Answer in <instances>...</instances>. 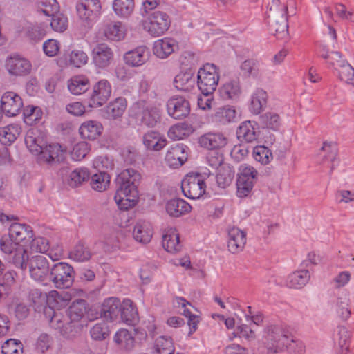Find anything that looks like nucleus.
Instances as JSON below:
<instances>
[{
    "instance_id": "nucleus-1",
    "label": "nucleus",
    "mask_w": 354,
    "mask_h": 354,
    "mask_svg": "<svg viewBox=\"0 0 354 354\" xmlns=\"http://www.w3.org/2000/svg\"><path fill=\"white\" fill-rule=\"evenodd\" d=\"M141 178L140 173L133 169L123 170L117 178L118 188L115 201L121 209H128L133 206L138 198L137 185Z\"/></svg>"
},
{
    "instance_id": "nucleus-2",
    "label": "nucleus",
    "mask_w": 354,
    "mask_h": 354,
    "mask_svg": "<svg viewBox=\"0 0 354 354\" xmlns=\"http://www.w3.org/2000/svg\"><path fill=\"white\" fill-rule=\"evenodd\" d=\"M287 6L279 0H272L268 3L266 12L268 30L277 39H283L288 37Z\"/></svg>"
},
{
    "instance_id": "nucleus-3",
    "label": "nucleus",
    "mask_w": 354,
    "mask_h": 354,
    "mask_svg": "<svg viewBox=\"0 0 354 354\" xmlns=\"http://www.w3.org/2000/svg\"><path fill=\"white\" fill-rule=\"evenodd\" d=\"M290 332L280 325H270L263 331L262 344L267 354H277L286 351Z\"/></svg>"
},
{
    "instance_id": "nucleus-4",
    "label": "nucleus",
    "mask_w": 354,
    "mask_h": 354,
    "mask_svg": "<svg viewBox=\"0 0 354 354\" xmlns=\"http://www.w3.org/2000/svg\"><path fill=\"white\" fill-rule=\"evenodd\" d=\"M219 77L218 70L214 64L207 63L199 68L196 79L198 89L203 95L213 94L218 86Z\"/></svg>"
},
{
    "instance_id": "nucleus-5",
    "label": "nucleus",
    "mask_w": 354,
    "mask_h": 354,
    "mask_svg": "<svg viewBox=\"0 0 354 354\" xmlns=\"http://www.w3.org/2000/svg\"><path fill=\"white\" fill-rule=\"evenodd\" d=\"M142 24L143 29L151 36L160 37L169 30L171 19L166 12L155 10L151 12Z\"/></svg>"
},
{
    "instance_id": "nucleus-6",
    "label": "nucleus",
    "mask_w": 354,
    "mask_h": 354,
    "mask_svg": "<svg viewBox=\"0 0 354 354\" xmlns=\"http://www.w3.org/2000/svg\"><path fill=\"white\" fill-rule=\"evenodd\" d=\"M44 315L48 321L50 326L66 337H70L75 332V326L70 321L68 316L64 315L59 311H55L53 307L48 306L44 308Z\"/></svg>"
},
{
    "instance_id": "nucleus-7",
    "label": "nucleus",
    "mask_w": 354,
    "mask_h": 354,
    "mask_svg": "<svg viewBox=\"0 0 354 354\" xmlns=\"http://www.w3.org/2000/svg\"><path fill=\"white\" fill-rule=\"evenodd\" d=\"M131 113L138 124L148 127H155L160 120V111L154 106L146 105L144 102L133 104Z\"/></svg>"
},
{
    "instance_id": "nucleus-8",
    "label": "nucleus",
    "mask_w": 354,
    "mask_h": 354,
    "mask_svg": "<svg viewBox=\"0 0 354 354\" xmlns=\"http://www.w3.org/2000/svg\"><path fill=\"white\" fill-rule=\"evenodd\" d=\"M73 274L72 266L64 262H59L50 268L49 278L57 288H68L73 284Z\"/></svg>"
},
{
    "instance_id": "nucleus-9",
    "label": "nucleus",
    "mask_w": 354,
    "mask_h": 354,
    "mask_svg": "<svg viewBox=\"0 0 354 354\" xmlns=\"http://www.w3.org/2000/svg\"><path fill=\"white\" fill-rule=\"evenodd\" d=\"M258 171L250 165L243 164L239 168L236 180V194L240 198L247 196L252 190Z\"/></svg>"
},
{
    "instance_id": "nucleus-10",
    "label": "nucleus",
    "mask_w": 354,
    "mask_h": 354,
    "mask_svg": "<svg viewBox=\"0 0 354 354\" xmlns=\"http://www.w3.org/2000/svg\"><path fill=\"white\" fill-rule=\"evenodd\" d=\"M101 9L100 0H79L76 4L78 17L87 27H90L100 16Z\"/></svg>"
},
{
    "instance_id": "nucleus-11",
    "label": "nucleus",
    "mask_w": 354,
    "mask_h": 354,
    "mask_svg": "<svg viewBox=\"0 0 354 354\" xmlns=\"http://www.w3.org/2000/svg\"><path fill=\"white\" fill-rule=\"evenodd\" d=\"M28 299L35 310H40L45 307L51 306L53 303L66 300L63 295L56 290H51L48 293L43 292L39 289H32L29 292Z\"/></svg>"
},
{
    "instance_id": "nucleus-12",
    "label": "nucleus",
    "mask_w": 354,
    "mask_h": 354,
    "mask_svg": "<svg viewBox=\"0 0 354 354\" xmlns=\"http://www.w3.org/2000/svg\"><path fill=\"white\" fill-rule=\"evenodd\" d=\"M181 188L186 197L198 199L205 193L206 185L201 174H191L182 180Z\"/></svg>"
},
{
    "instance_id": "nucleus-13",
    "label": "nucleus",
    "mask_w": 354,
    "mask_h": 354,
    "mask_svg": "<svg viewBox=\"0 0 354 354\" xmlns=\"http://www.w3.org/2000/svg\"><path fill=\"white\" fill-rule=\"evenodd\" d=\"M32 67L29 59L17 53L11 54L5 61V68L11 76H26L31 73Z\"/></svg>"
},
{
    "instance_id": "nucleus-14",
    "label": "nucleus",
    "mask_w": 354,
    "mask_h": 354,
    "mask_svg": "<svg viewBox=\"0 0 354 354\" xmlns=\"http://www.w3.org/2000/svg\"><path fill=\"white\" fill-rule=\"evenodd\" d=\"M337 153V148L335 143L324 142L315 156V162L329 167L331 174L339 164Z\"/></svg>"
},
{
    "instance_id": "nucleus-15",
    "label": "nucleus",
    "mask_w": 354,
    "mask_h": 354,
    "mask_svg": "<svg viewBox=\"0 0 354 354\" xmlns=\"http://www.w3.org/2000/svg\"><path fill=\"white\" fill-rule=\"evenodd\" d=\"M167 111L169 115L174 119L181 120L189 114L190 104L183 97L175 96L167 101Z\"/></svg>"
},
{
    "instance_id": "nucleus-16",
    "label": "nucleus",
    "mask_w": 354,
    "mask_h": 354,
    "mask_svg": "<svg viewBox=\"0 0 354 354\" xmlns=\"http://www.w3.org/2000/svg\"><path fill=\"white\" fill-rule=\"evenodd\" d=\"M111 94V86L106 80H101L95 84L89 100L91 107H99L104 104Z\"/></svg>"
},
{
    "instance_id": "nucleus-17",
    "label": "nucleus",
    "mask_w": 354,
    "mask_h": 354,
    "mask_svg": "<svg viewBox=\"0 0 354 354\" xmlns=\"http://www.w3.org/2000/svg\"><path fill=\"white\" fill-rule=\"evenodd\" d=\"M113 56L112 49L105 43L97 44L91 52L93 63L99 68L108 67L113 61Z\"/></svg>"
},
{
    "instance_id": "nucleus-18",
    "label": "nucleus",
    "mask_w": 354,
    "mask_h": 354,
    "mask_svg": "<svg viewBox=\"0 0 354 354\" xmlns=\"http://www.w3.org/2000/svg\"><path fill=\"white\" fill-rule=\"evenodd\" d=\"M1 109L6 115H17L23 107L21 97L14 92H6L1 99Z\"/></svg>"
},
{
    "instance_id": "nucleus-19",
    "label": "nucleus",
    "mask_w": 354,
    "mask_h": 354,
    "mask_svg": "<svg viewBox=\"0 0 354 354\" xmlns=\"http://www.w3.org/2000/svg\"><path fill=\"white\" fill-rule=\"evenodd\" d=\"M49 263L47 259L42 255L33 257L30 261L29 272L31 277L38 281H44L50 277Z\"/></svg>"
},
{
    "instance_id": "nucleus-20",
    "label": "nucleus",
    "mask_w": 354,
    "mask_h": 354,
    "mask_svg": "<svg viewBox=\"0 0 354 354\" xmlns=\"http://www.w3.org/2000/svg\"><path fill=\"white\" fill-rule=\"evenodd\" d=\"M66 151L58 143L44 145L39 153V159L50 165L60 162L65 158Z\"/></svg>"
},
{
    "instance_id": "nucleus-21",
    "label": "nucleus",
    "mask_w": 354,
    "mask_h": 354,
    "mask_svg": "<svg viewBox=\"0 0 354 354\" xmlns=\"http://www.w3.org/2000/svg\"><path fill=\"white\" fill-rule=\"evenodd\" d=\"M187 147L183 144L171 145L167 150L165 161L170 167L176 168L183 165L187 160Z\"/></svg>"
},
{
    "instance_id": "nucleus-22",
    "label": "nucleus",
    "mask_w": 354,
    "mask_h": 354,
    "mask_svg": "<svg viewBox=\"0 0 354 354\" xmlns=\"http://www.w3.org/2000/svg\"><path fill=\"white\" fill-rule=\"evenodd\" d=\"M25 143L30 152L38 155L46 145L44 133L37 128H30L26 133Z\"/></svg>"
},
{
    "instance_id": "nucleus-23",
    "label": "nucleus",
    "mask_w": 354,
    "mask_h": 354,
    "mask_svg": "<svg viewBox=\"0 0 354 354\" xmlns=\"http://www.w3.org/2000/svg\"><path fill=\"white\" fill-rule=\"evenodd\" d=\"M178 48V42L170 37L156 41L153 46V54L160 59H166Z\"/></svg>"
},
{
    "instance_id": "nucleus-24",
    "label": "nucleus",
    "mask_w": 354,
    "mask_h": 354,
    "mask_svg": "<svg viewBox=\"0 0 354 354\" xmlns=\"http://www.w3.org/2000/svg\"><path fill=\"white\" fill-rule=\"evenodd\" d=\"M246 243V233L238 227L228 231L227 249L232 254L241 252Z\"/></svg>"
},
{
    "instance_id": "nucleus-25",
    "label": "nucleus",
    "mask_w": 354,
    "mask_h": 354,
    "mask_svg": "<svg viewBox=\"0 0 354 354\" xmlns=\"http://www.w3.org/2000/svg\"><path fill=\"white\" fill-rule=\"evenodd\" d=\"M149 55L148 48L145 46H141L126 53L124 59L127 65L138 67L147 62Z\"/></svg>"
},
{
    "instance_id": "nucleus-26",
    "label": "nucleus",
    "mask_w": 354,
    "mask_h": 354,
    "mask_svg": "<svg viewBox=\"0 0 354 354\" xmlns=\"http://www.w3.org/2000/svg\"><path fill=\"white\" fill-rule=\"evenodd\" d=\"M122 303L117 297L106 299L101 308L100 315L106 321H113L119 315Z\"/></svg>"
},
{
    "instance_id": "nucleus-27",
    "label": "nucleus",
    "mask_w": 354,
    "mask_h": 354,
    "mask_svg": "<svg viewBox=\"0 0 354 354\" xmlns=\"http://www.w3.org/2000/svg\"><path fill=\"white\" fill-rule=\"evenodd\" d=\"M199 143L202 147L213 151L225 147L227 138L221 133H207L200 137Z\"/></svg>"
},
{
    "instance_id": "nucleus-28",
    "label": "nucleus",
    "mask_w": 354,
    "mask_h": 354,
    "mask_svg": "<svg viewBox=\"0 0 354 354\" xmlns=\"http://www.w3.org/2000/svg\"><path fill=\"white\" fill-rule=\"evenodd\" d=\"M239 115L234 106H225L217 109L212 116V121L221 124L236 122Z\"/></svg>"
},
{
    "instance_id": "nucleus-29",
    "label": "nucleus",
    "mask_w": 354,
    "mask_h": 354,
    "mask_svg": "<svg viewBox=\"0 0 354 354\" xmlns=\"http://www.w3.org/2000/svg\"><path fill=\"white\" fill-rule=\"evenodd\" d=\"M310 280L308 269H300L290 273L286 279L285 285L290 288L301 289L305 286Z\"/></svg>"
},
{
    "instance_id": "nucleus-30",
    "label": "nucleus",
    "mask_w": 354,
    "mask_h": 354,
    "mask_svg": "<svg viewBox=\"0 0 354 354\" xmlns=\"http://www.w3.org/2000/svg\"><path fill=\"white\" fill-rule=\"evenodd\" d=\"M133 236L138 242L146 244L150 242L153 236L151 224L146 221H139L134 226Z\"/></svg>"
},
{
    "instance_id": "nucleus-31",
    "label": "nucleus",
    "mask_w": 354,
    "mask_h": 354,
    "mask_svg": "<svg viewBox=\"0 0 354 354\" xmlns=\"http://www.w3.org/2000/svg\"><path fill=\"white\" fill-rule=\"evenodd\" d=\"M102 130L103 127L100 122L88 120L81 124L79 132L82 138L93 140L101 135Z\"/></svg>"
},
{
    "instance_id": "nucleus-32",
    "label": "nucleus",
    "mask_w": 354,
    "mask_h": 354,
    "mask_svg": "<svg viewBox=\"0 0 354 354\" xmlns=\"http://www.w3.org/2000/svg\"><path fill=\"white\" fill-rule=\"evenodd\" d=\"M268 93L262 88H257L251 95L250 111L252 113L258 115L266 108L268 100Z\"/></svg>"
},
{
    "instance_id": "nucleus-33",
    "label": "nucleus",
    "mask_w": 354,
    "mask_h": 354,
    "mask_svg": "<svg viewBox=\"0 0 354 354\" xmlns=\"http://www.w3.org/2000/svg\"><path fill=\"white\" fill-rule=\"evenodd\" d=\"M333 54L339 58L337 60L336 69L338 71L340 80L348 84H353L354 68L346 60L342 59V55L339 52H335Z\"/></svg>"
},
{
    "instance_id": "nucleus-34",
    "label": "nucleus",
    "mask_w": 354,
    "mask_h": 354,
    "mask_svg": "<svg viewBox=\"0 0 354 354\" xmlns=\"http://www.w3.org/2000/svg\"><path fill=\"white\" fill-rule=\"evenodd\" d=\"M119 315L122 321L129 325H135L138 321V310L130 299H124Z\"/></svg>"
},
{
    "instance_id": "nucleus-35",
    "label": "nucleus",
    "mask_w": 354,
    "mask_h": 354,
    "mask_svg": "<svg viewBox=\"0 0 354 354\" xmlns=\"http://www.w3.org/2000/svg\"><path fill=\"white\" fill-rule=\"evenodd\" d=\"M190 205L183 199L174 198L166 204V211L170 216L179 217L191 210Z\"/></svg>"
},
{
    "instance_id": "nucleus-36",
    "label": "nucleus",
    "mask_w": 354,
    "mask_h": 354,
    "mask_svg": "<svg viewBox=\"0 0 354 354\" xmlns=\"http://www.w3.org/2000/svg\"><path fill=\"white\" fill-rule=\"evenodd\" d=\"M219 93L223 100H237L241 93L239 80H232L225 83L219 89Z\"/></svg>"
},
{
    "instance_id": "nucleus-37",
    "label": "nucleus",
    "mask_w": 354,
    "mask_h": 354,
    "mask_svg": "<svg viewBox=\"0 0 354 354\" xmlns=\"http://www.w3.org/2000/svg\"><path fill=\"white\" fill-rule=\"evenodd\" d=\"M162 246L169 252L176 253L180 250L179 234L174 228L167 230L162 237Z\"/></svg>"
},
{
    "instance_id": "nucleus-38",
    "label": "nucleus",
    "mask_w": 354,
    "mask_h": 354,
    "mask_svg": "<svg viewBox=\"0 0 354 354\" xmlns=\"http://www.w3.org/2000/svg\"><path fill=\"white\" fill-rule=\"evenodd\" d=\"M196 77L190 71L178 74L174 80V86L180 91L189 92L195 88Z\"/></svg>"
},
{
    "instance_id": "nucleus-39",
    "label": "nucleus",
    "mask_w": 354,
    "mask_h": 354,
    "mask_svg": "<svg viewBox=\"0 0 354 354\" xmlns=\"http://www.w3.org/2000/svg\"><path fill=\"white\" fill-rule=\"evenodd\" d=\"M257 124L251 121H245L239 127L236 134L237 138L241 142H252L257 140Z\"/></svg>"
},
{
    "instance_id": "nucleus-40",
    "label": "nucleus",
    "mask_w": 354,
    "mask_h": 354,
    "mask_svg": "<svg viewBox=\"0 0 354 354\" xmlns=\"http://www.w3.org/2000/svg\"><path fill=\"white\" fill-rule=\"evenodd\" d=\"M21 133V127L18 124H11L0 128V142L3 145L13 143Z\"/></svg>"
},
{
    "instance_id": "nucleus-41",
    "label": "nucleus",
    "mask_w": 354,
    "mask_h": 354,
    "mask_svg": "<svg viewBox=\"0 0 354 354\" xmlns=\"http://www.w3.org/2000/svg\"><path fill=\"white\" fill-rule=\"evenodd\" d=\"M166 139L157 131H148L143 136V144L148 149L160 151L166 145Z\"/></svg>"
},
{
    "instance_id": "nucleus-42",
    "label": "nucleus",
    "mask_w": 354,
    "mask_h": 354,
    "mask_svg": "<svg viewBox=\"0 0 354 354\" xmlns=\"http://www.w3.org/2000/svg\"><path fill=\"white\" fill-rule=\"evenodd\" d=\"M134 0H113L112 8L114 13L121 19H128L133 12Z\"/></svg>"
},
{
    "instance_id": "nucleus-43",
    "label": "nucleus",
    "mask_w": 354,
    "mask_h": 354,
    "mask_svg": "<svg viewBox=\"0 0 354 354\" xmlns=\"http://www.w3.org/2000/svg\"><path fill=\"white\" fill-rule=\"evenodd\" d=\"M87 310V304L84 299H77L73 302L68 310L67 314L70 321L73 324H75V328H77V323L80 321L86 314Z\"/></svg>"
},
{
    "instance_id": "nucleus-44",
    "label": "nucleus",
    "mask_w": 354,
    "mask_h": 354,
    "mask_svg": "<svg viewBox=\"0 0 354 354\" xmlns=\"http://www.w3.org/2000/svg\"><path fill=\"white\" fill-rule=\"evenodd\" d=\"M90 176L91 174L87 168H77L69 174L67 184L71 187H77L87 181Z\"/></svg>"
},
{
    "instance_id": "nucleus-45",
    "label": "nucleus",
    "mask_w": 354,
    "mask_h": 354,
    "mask_svg": "<svg viewBox=\"0 0 354 354\" xmlns=\"http://www.w3.org/2000/svg\"><path fill=\"white\" fill-rule=\"evenodd\" d=\"M176 302L178 306H181L184 308L183 315L188 318L187 324L190 328L189 335H191L195 332L198 328V324L199 323V317L193 315L189 308H187V305L192 306L191 304L185 299L183 297H176Z\"/></svg>"
},
{
    "instance_id": "nucleus-46",
    "label": "nucleus",
    "mask_w": 354,
    "mask_h": 354,
    "mask_svg": "<svg viewBox=\"0 0 354 354\" xmlns=\"http://www.w3.org/2000/svg\"><path fill=\"white\" fill-rule=\"evenodd\" d=\"M105 37L113 41H120L125 36L124 28L122 22L115 21L107 24L104 29Z\"/></svg>"
},
{
    "instance_id": "nucleus-47",
    "label": "nucleus",
    "mask_w": 354,
    "mask_h": 354,
    "mask_svg": "<svg viewBox=\"0 0 354 354\" xmlns=\"http://www.w3.org/2000/svg\"><path fill=\"white\" fill-rule=\"evenodd\" d=\"M89 88V80L87 77L78 75L73 77L68 83V88L74 95H80Z\"/></svg>"
},
{
    "instance_id": "nucleus-48",
    "label": "nucleus",
    "mask_w": 354,
    "mask_h": 354,
    "mask_svg": "<svg viewBox=\"0 0 354 354\" xmlns=\"http://www.w3.org/2000/svg\"><path fill=\"white\" fill-rule=\"evenodd\" d=\"M110 176L105 171H101L91 176L90 185L93 189L97 192H104L109 186Z\"/></svg>"
},
{
    "instance_id": "nucleus-49",
    "label": "nucleus",
    "mask_w": 354,
    "mask_h": 354,
    "mask_svg": "<svg viewBox=\"0 0 354 354\" xmlns=\"http://www.w3.org/2000/svg\"><path fill=\"white\" fill-rule=\"evenodd\" d=\"M127 108V101L123 97H118L109 103L106 108V112L109 118H120Z\"/></svg>"
},
{
    "instance_id": "nucleus-50",
    "label": "nucleus",
    "mask_w": 354,
    "mask_h": 354,
    "mask_svg": "<svg viewBox=\"0 0 354 354\" xmlns=\"http://www.w3.org/2000/svg\"><path fill=\"white\" fill-rule=\"evenodd\" d=\"M7 259L15 267L20 268L21 270H25L27 268L28 255L26 249L22 245L17 248V250L11 256L7 257Z\"/></svg>"
},
{
    "instance_id": "nucleus-51",
    "label": "nucleus",
    "mask_w": 354,
    "mask_h": 354,
    "mask_svg": "<svg viewBox=\"0 0 354 354\" xmlns=\"http://www.w3.org/2000/svg\"><path fill=\"white\" fill-rule=\"evenodd\" d=\"M114 342L125 350H131L134 346V338L127 329L119 330L114 336Z\"/></svg>"
},
{
    "instance_id": "nucleus-52",
    "label": "nucleus",
    "mask_w": 354,
    "mask_h": 354,
    "mask_svg": "<svg viewBox=\"0 0 354 354\" xmlns=\"http://www.w3.org/2000/svg\"><path fill=\"white\" fill-rule=\"evenodd\" d=\"M335 344H337L342 353L348 351L350 333L344 326H338L333 335Z\"/></svg>"
},
{
    "instance_id": "nucleus-53",
    "label": "nucleus",
    "mask_w": 354,
    "mask_h": 354,
    "mask_svg": "<svg viewBox=\"0 0 354 354\" xmlns=\"http://www.w3.org/2000/svg\"><path fill=\"white\" fill-rule=\"evenodd\" d=\"M30 227L20 223H12L9 227V233L7 236L12 239L16 243H19L26 238Z\"/></svg>"
},
{
    "instance_id": "nucleus-54",
    "label": "nucleus",
    "mask_w": 354,
    "mask_h": 354,
    "mask_svg": "<svg viewBox=\"0 0 354 354\" xmlns=\"http://www.w3.org/2000/svg\"><path fill=\"white\" fill-rule=\"evenodd\" d=\"M69 257L75 261L83 262L91 259V252L86 245L79 243L70 252Z\"/></svg>"
},
{
    "instance_id": "nucleus-55",
    "label": "nucleus",
    "mask_w": 354,
    "mask_h": 354,
    "mask_svg": "<svg viewBox=\"0 0 354 354\" xmlns=\"http://www.w3.org/2000/svg\"><path fill=\"white\" fill-rule=\"evenodd\" d=\"M242 74L245 77H258L260 75L259 63L252 59H246L240 66Z\"/></svg>"
},
{
    "instance_id": "nucleus-56",
    "label": "nucleus",
    "mask_w": 354,
    "mask_h": 354,
    "mask_svg": "<svg viewBox=\"0 0 354 354\" xmlns=\"http://www.w3.org/2000/svg\"><path fill=\"white\" fill-rule=\"evenodd\" d=\"M155 350L156 354H173L174 347L171 337L160 336L157 338L155 342Z\"/></svg>"
},
{
    "instance_id": "nucleus-57",
    "label": "nucleus",
    "mask_w": 354,
    "mask_h": 354,
    "mask_svg": "<svg viewBox=\"0 0 354 354\" xmlns=\"http://www.w3.org/2000/svg\"><path fill=\"white\" fill-rule=\"evenodd\" d=\"M189 131L188 124L185 123H180L172 126L169 129L168 136L174 140H182L188 136Z\"/></svg>"
},
{
    "instance_id": "nucleus-58",
    "label": "nucleus",
    "mask_w": 354,
    "mask_h": 354,
    "mask_svg": "<svg viewBox=\"0 0 354 354\" xmlns=\"http://www.w3.org/2000/svg\"><path fill=\"white\" fill-rule=\"evenodd\" d=\"M26 35L29 39L34 41L41 40L46 35L44 26L40 24L27 26L26 28Z\"/></svg>"
},
{
    "instance_id": "nucleus-59",
    "label": "nucleus",
    "mask_w": 354,
    "mask_h": 354,
    "mask_svg": "<svg viewBox=\"0 0 354 354\" xmlns=\"http://www.w3.org/2000/svg\"><path fill=\"white\" fill-rule=\"evenodd\" d=\"M40 108L34 106H27L24 109L25 122L30 125L38 122L42 116Z\"/></svg>"
},
{
    "instance_id": "nucleus-60",
    "label": "nucleus",
    "mask_w": 354,
    "mask_h": 354,
    "mask_svg": "<svg viewBox=\"0 0 354 354\" xmlns=\"http://www.w3.org/2000/svg\"><path fill=\"white\" fill-rule=\"evenodd\" d=\"M233 176L234 175L228 167H221L216 176L218 186L225 188L230 185L232 181Z\"/></svg>"
},
{
    "instance_id": "nucleus-61",
    "label": "nucleus",
    "mask_w": 354,
    "mask_h": 354,
    "mask_svg": "<svg viewBox=\"0 0 354 354\" xmlns=\"http://www.w3.org/2000/svg\"><path fill=\"white\" fill-rule=\"evenodd\" d=\"M253 156L257 161L263 165L268 164L273 158L271 151L264 146H257L254 147Z\"/></svg>"
},
{
    "instance_id": "nucleus-62",
    "label": "nucleus",
    "mask_w": 354,
    "mask_h": 354,
    "mask_svg": "<svg viewBox=\"0 0 354 354\" xmlns=\"http://www.w3.org/2000/svg\"><path fill=\"white\" fill-rule=\"evenodd\" d=\"M88 59V58L86 53L80 50H72L68 55L69 64L77 68L85 65Z\"/></svg>"
},
{
    "instance_id": "nucleus-63",
    "label": "nucleus",
    "mask_w": 354,
    "mask_h": 354,
    "mask_svg": "<svg viewBox=\"0 0 354 354\" xmlns=\"http://www.w3.org/2000/svg\"><path fill=\"white\" fill-rule=\"evenodd\" d=\"M2 354H21L23 345L21 342L10 339L6 340L1 347Z\"/></svg>"
},
{
    "instance_id": "nucleus-64",
    "label": "nucleus",
    "mask_w": 354,
    "mask_h": 354,
    "mask_svg": "<svg viewBox=\"0 0 354 354\" xmlns=\"http://www.w3.org/2000/svg\"><path fill=\"white\" fill-rule=\"evenodd\" d=\"M91 337L95 340H103L109 335V326L105 322L96 324L90 330Z\"/></svg>"
}]
</instances>
